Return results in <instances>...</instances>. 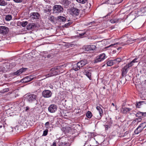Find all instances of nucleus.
<instances>
[{
	"label": "nucleus",
	"instance_id": "f257e3e1",
	"mask_svg": "<svg viewBox=\"0 0 146 146\" xmlns=\"http://www.w3.org/2000/svg\"><path fill=\"white\" fill-rule=\"evenodd\" d=\"M63 9L60 5H56L53 7V13L57 14L63 12Z\"/></svg>",
	"mask_w": 146,
	"mask_h": 146
},
{
	"label": "nucleus",
	"instance_id": "f03ea898",
	"mask_svg": "<svg viewBox=\"0 0 146 146\" xmlns=\"http://www.w3.org/2000/svg\"><path fill=\"white\" fill-rule=\"evenodd\" d=\"M146 127V122H145L141 123L134 131L136 134H138L140 133Z\"/></svg>",
	"mask_w": 146,
	"mask_h": 146
},
{
	"label": "nucleus",
	"instance_id": "7ed1b4c3",
	"mask_svg": "<svg viewBox=\"0 0 146 146\" xmlns=\"http://www.w3.org/2000/svg\"><path fill=\"white\" fill-rule=\"evenodd\" d=\"M107 57L104 53H102L100 54L97 56L95 60V62L97 63L102 61L104 60Z\"/></svg>",
	"mask_w": 146,
	"mask_h": 146
},
{
	"label": "nucleus",
	"instance_id": "20e7f679",
	"mask_svg": "<svg viewBox=\"0 0 146 146\" xmlns=\"http://www.w3.org/2000/svg\"><path fill=\"white\" fill-rule=\"evenodd\" d=\"M52 95L51 92L49 90H44L42 92V96L44 98H49Z\"/></svg>",
	"mask_w": 146,
	"mask_h": 146
},
{
	"label": "nucleus",
	"instance_id": "39448f33",
	"mask_svg": "<svg viewBox=\"0 0 146 146\" xmlns=\"http://www.w3.org/2000/svg\"><path fill=\"white\" fill-rule=\"evenodd\" d=\"M36 95L34 94L28 95L27 96V99L30 103H32L36 100Z\"/></svg>",
	"mask_w": 146,
	"mask_h": 146
},
{
	"label": "nucleus",
	"instance_id": "423d86ee",
	"mask_svg": "<svg viewBox=\"0 0 146 146\" xmlns=\"http://www.w3.org/2000/svg\"><path fill=\"white\" fill-rule=\"evenodd\" d=\"M9 31V28L4 26H0V33L2 34H6L8 33Z\"/></svg>",
	"mask_w": 146,
	"mask_h": 146
},
{
	"label": "nucleus",
	"instance_id": "0eeeda50",
	"mask_svg": "<svg viewBox=\"0 0 146 146\" xmlns=\"http://www.w3.org/2000/svg\"><path fill=\"white\" fill-rule=\"evenodd\" d=\"M57 106L54 104H51L48 107V110L51 113L55 112L57 110Z\"/></svg>",
	"mask_w": 146,
	"mask_h": 146
},
{
	"label": "nucleus",
	"instance_id": "6e6552de",
	"mask_svg": "<svg viewBox=\"0 0 146 146\" xmlns=\"http://www.w3.org/2000/svg\"><path fill=\"white\" fill-rule=\"evenodd\" d=\"M33 78V77L32 76H27L21 79V82L23 83H27L31 81Z\"/></svg>",
	"mask_w": 146,
	"mask_h": 146
},
{
	"label": "nucleus",
	"instance_id": "1a4fd4ad",
	"mask_svg": "<svg viewBox=\"0 0 146 146\" xmlns=\"http://www.w3.org/2000/svg\"><path fill=\"white\" fill-rule=\"evenodd\" d=\"M87 61L86 60L84 59L78 62V67L80 68L85 66L87 63Z\"/></svg>",
	"mask_w": 146,
	"mask_h": 146
},
{
	"label": "nucleus",
	"instance_id": "9d476101",
	"mask_svg": "<svg viewBox=\"0 0 146 146\" xmlns=\"http://www.w3.org/2000/svg\"><path fill=\"white\" fill-rule=\"evenodd\" d=\"M80 10L77 8H73L71 10V13L73 15L77 16L79 15Z\"/></svg>",
	"mask_w": 146,
	"mask_h": 146
},
{
	"label": "nucleus",
	"instance_id": "9b49d317",
	"mask_svg": "<svg viewBox=\"0 0 146 146\" xmlns=\"http://www.w3.org/2000/svg\"><path fill=\"white\" fill-rule=\"evenodd\" d=\"M96 108L97 110L98 111L100 114V116H98L96 118L98 119H101L103 114L102 110L100 106H98L96 107Z\"/></svg>",
	"mask_w": 146,
	"mask_h": 146
},
{
	"label": "nucleus",
	"instance_id": "f8f14e48",
	"mask_svg": "<svg viewBox=\"0 0 146 146\" xmlns=\"http://www.w3.org/2000/svg\"><path fill=\"white\" fill-rule=\"evenodd\" d=\"M36 26V25L34 23H31L27 25V28L29 30H33L35 28Z\"/></svg>",
	"mask_w": 146,
	"mask_h": 146
},
{
	"label": "nucleus",
	"instance_id": "ddd939ff",
	"mask_svg": "<svg viewBox=\"0 0 146 146\" xmlns=\"http://www.w3.org/2000/svg\"><path fill=\"white\" fill-rule=\"evenodd\" d=\"M27 69V68H22L20 69L17 72H15L14 73V75H19L23 72L25 71Z\"/></svg>",
	"mask_w": 146,
	"mask_h": 146
},
{
	"label": "nucleus",
	"instance_id": "4468645a",
	"mask_svg": "<svg viewBox=\"0 0 146 146\" xmlns=\"http://www.w3.org/2000/svg\"><path fill=\"white\" fill-rule=\"evenodd\" d=\"M57 69L55 68H52L51 69V71L52 72L50 73V74H48V77L52 76H55L57 74V72L56 71H55V70H56Z\"/></svg>",
	"mask_w": 146,
	"mask_h": 146
},
{
	"label": "nucleus",
	"instance_id": "2eb2a0df",
	"mask_svg": "<svg viewBox=\"0 0 146 146\" xmlns=\"http://www.w3.org/2000/svg\"><path fill=\"white\" fill-rule=\"evenodd\" d=\"M84 74L86 75L90 80H92V72L90 70H86L84 72Z\"/></svg>",
	"mask_w": 146,
	"mask_h": 146
},
{
	"label": "nucleus",
	"instance_id": "dca6fc26",
	"mask_svg": "<svg viewBox=\"0 0 146 146\" xmlns=\"http://www.w3.org/2000/svg\"><path fill=\"white\" fill-rule=\"evenodd\" d=\"M131 109L127 108H122L120 110L121 112L123 113H126L131 111Z\"/></svg>",
	"mask_w": 146,
	"mask_h": 146
},
{
	"label": "nucleus",
	"instance_id": "f3484780",
	"mask_svg": "<svg viewBox=\"0 0 146 146\" xmlns=\"http://www.w3.org/2000/svg\"><path fill=\"white\" fill-rule=\"evenodd\" d=\"M39 16V15L38 13L34 12L32 13L31 17L33 19H38Z\"/></svg>",
	"mask_w": 146,
	"mask_h": 146
},
{
	"label": "nucleus",
	"instance_id": "a211bd4d",
	"mask_svg": "<svg viewBox=\"0 0 146 146\" xmlns=\"http://www.w3.org/2000/svg\"><path fill=\"white\" fill-rule=\"evenodd\" d=\"M57 18L58 20L60 22H64L66 20V18L65 17L62 16H58Z\"/></svg>",
	"mask_w": 146,
	"mask_h": 146
},
{
	"label": "nucleus",
	"instance_id": "6ab92c4d",
	"mask_svg": "<svg viewBox=\"0 0 146 146\" xmlns=\"http://www.w3.org/2000/svg\"><path fill=\"white\" fill-rule=\"evenodd\" d=\"M71 128L69 127H64L62 128V130L65 132H69L71 130Z\"/></svg>",
	"mask_w": 146,
	"mask_h": 146
},
{
	"label": "nucleus",
	"instance_id": "aec40b11",
	"mask_svg": "<svg viewBox=\"0 0 146 146\" xmlns=\"http://www.w3.org/2000/svg\"><path fill=\"white\" fill-rule=\"evenodd\" d=\"M107 3L111 5H113L117 3V2H116V0H108L107 1Z\"/></svg>",
	"mask_w": 146,
	"mask_h": 146
},
{
	"label": "nucleus",
	"instance_id": "412c9836",
	"mask_svg": "<svg viewBox=\"0 0 146 146\" xmlns=\"http://www.w3.org/2000/svg\"><path fill=\"white\" fill-rule=\"evenodd\" d=\"M121 61V59L120 58H117L116 59L113 60L114 64H118Z\"/></svg>",
	"mask_w": 146,
	"mask_h": 146
},
{
	"label": "nucleus",
	"instance_id": "4be33fe9",
	"mask_svg": "<svg viewBox=\"0 0 146 146\" xmlns=\"http://www.w3.org/2000/svg\"><path fill=\"white\" fill-rule=\"evenodd\" d=\"M128 68L125 66L122 69V74L125 75L127 74L128 70H127Z\"/></svg>",
	"mask_w": 146,
	"mask_h": 146
},
{
	"label": "nucleus",
	"instance_id": "5701e85b",
	"mask_svg": "<svg viewBox=\"0 0 146 146\" xmlns=\"http://www.w3.org/2000/svg\"><path fill=\"white\" fill-rule=\"evenodd\" d=\"M62 3L65 7H66L70 4V2L67 0H64L62 1Z\"/></svg>",
	"mask_w": 146,
	"mask_h": 146
},
{
	"label": "nucleus",
	"instance_id": "b1692460",
	"mask_svg": "<svg viewBox=\"0 0 146 146\" xmlns=\"http://www.w3.org/2000/svg\"><path fill=\"white\" fill-rule=\"evenodd\" d=\"M80 69V68L78 67V63H77L76 65H74L73 66V69L76 71Z\"/></svg>",
	"mask_w": 146,
	"mask_h": 146
},
{
	"label": "nucleus",
	"instance_id": "393cba45",
	"mask_svg": "<svg viewBox=\"0 0 146 146\" xmlns=\"http://www.w3.org/2000/svg\"><path fill=\"white\" fill-rule=\"evenodd\" d=\"M7 4V3L4 0H0V5L4 6Z\"/></svg>",
	"mask_w": 146,
	"mask_h": 146
},
{
	"label": "nucleus",
	"instance_id": "a878e982",
	"mask_svg": "<svg viewBox=\"0 0 146 146\" xmlns=\"http://www.w3.org/2000/svg\"><path fill=\"white\" fill-rule=\"evenodd\" d=\"M146 113H142L141 112H139L137 113L136 115V116L138 117H141L143 116V114H146Z\"/></svg>",
	"mask_w": 146,
	"mask_h": 146
},
{
	"label": "nucleus",
	"instance_id": "bb28decb",
	"mask_svg": "<svg viewBox=\"0 0 146 146\" xmlns=\"http://www.w3.org/2000/svg\"><path fill=\"white\" fill-rule=\"evenodd\" d=\"M108 66H111L114 64L113 60L108 61L107 63Z\"/></svg>",
	"mask_w": 146,
	"mask_h": 146
},
{
	"label": "nucleus",
	"instance_id": "cd10ccee",
	"mask_svg": "<svg viewBox=\"0 0 146 146\" xmlns=\"http://www.w3.org/2000/svg\"><path fill=\"white\" fill-rule=\"evenodd\" d=\"M12 19V16L11 15H8L6 16L5 19L7 21H10Z\"/></svg>",
	"mask_w": 146,
	"mask_h": 146
},
{
	"label": "nucleus",
	"instance_id": "c85d7f7f",
	"mask_svg": "<svg viewBox=\"0 0 146 146\" xmlns=\"http://www.w3.org/2000/svg\"><path fill=\"white\" fill-rule=\"evenodd\" d=\"M86 115L88 118H91L92 116V114L90 111H88L86 113Z\"/></svg>",
	"mask_w": 146,
	"mask_h": 146
},
{
	"label": "nucleus",
	"instance_id": "c756f323",
	"mask_svg": "<svg viewBox=\"0 0 146 146\" xmlns=\"http://www.w3.org/2000/svg\"><path fill=\"white\" fill-rule=\"evenodd\" d=\"M144 101H140L136 103V106L138 108H140V106L141 104L143 103Z\"/></svg>",
	"mask_w": 146,
	"mask_h": 146
},
{
	"label": "nucleus",
	"instance_id": "7c9ffc66",
	"mask_svg": "<svg viewBox=\"0 0 146 146\" xmlns=\"http://www.w3.org/2000/svg\"><path fill=\"white\" fill-rule=\"evenodd\" d=\"M90 45H87L84 47V48L85 50L86 51H90Z\"/></svg>",
	"mask_w": 146,
	"mask_h": 146
},
{
	"label": "nucleus",
	"instance_id": "2f4dec72",
	"mask_svg": "<svg viewBox=\"0 0 146 146\" xmlns=\"http://www.w3.org/2000/svg\"><path fill=\"white\" fill-rule=\"evenodd\" d=\"M49 20L52 21L53 23H54V16H51L49 17L48 18Z\"/></svg>",
	"mask_w": 146,
	"mask_h": 146
},
{
	"label": "nucleus",
	"instance_id": "473e14b6",
	"mask_svg": "<svg viewBox=\"0 0 146 146\" xmlns=\"http://www.w3.org/2000/svg\"><path fill=\"white\" fill-rule=\"evenodd\" d=\"M27 21L23 22L21 23V25L23 27H25L27 24Z\"/></svg>",
	"mask_w": 146,
	"mask_h": 146
},
{
	"label": "nucleus",
	"instance_id": "72a5a7b5",
	"mask_svg": "<svg viewBox=\"0 0 146 146\" xmlns=\"http://www.w3.org/2000/svg\"><path fill=\"white\" fill-rule=\"evenodd\" d=\"M141 120V118H138L137 119H136L135 120L133 121L132 122V123H134L135 122H137V123L139 122H140Z\"/></svg>",
	"mask_w": 146,
	"mask_h": 146
},
{
	"label": "nucleus",
	"instance_id": "f704fd0d",
	"mask_svg": "<svg viewBox=\"0 0 146 146\" xmlns=\"http://www.w3.org/2000/svg\"><path fill=\"white\" fill-rule=\"evenodd\" d=\"M76 1L82 4L85 3L87 1V0H76Z\"/></svg>",
	"mask_w": 146,
	"mask_h": 146
},
{
	"label": "nucleus",
	"instance_id": "c9c22d12",
	"mask_svg": "<svg viewBox=\"0 0 146 146\" xmlns=\"http://www.w3.org/2000/svg\"><path fill=\"white\" fill-rule=\"evenodd\" d=\"M90 51L92 50H94L95 49L96 47L94 45H90Z\"/></svg>",
	"mask_w": 146,
	"mask_h": 146
},
{
	"label": "nucleus",
	"instance_id": "e433bc0d",
	"mask_svg": "<svg viewBox=\"0 0 146 146\" xmlns=\"http://www.w3.org/2000/svg\"><path fill=\"white\" fill-rule=\"evenodd\" d=\"M48 129H46L43 131L42 136H45L46 135L48 134Z\"/></svg>",
	"mask_w": 146,
	"mask_h": 146
},
{
	"label": "nucleus",
	"instance_id": "4c0bfd02",
	"mask_svg": "<svg viewBox=\"0 0 146 146\" xmlns=\"http://www.w3.org/2000/svg\"><path fill=\"white\" fill-rule=\"evenodd\" d=\"M133 64L131 62L130 63H129L128 64H127L125 66L128 68L129 67H131Z\"/></svg>",
	"mask_w": 146,
	"mask_h": 146
},
{
	"label": "nucleus",
	"instance_id": "58836bf2",
	"mask_svg": "<svg viewBox=\"0 0 146 146\" xmlns=\"http://www.w3.org/2000/svg\"><path fill=\"white\" fill-rule=\"evenodd\" d=\"M9 90V89L8 88H6L5 89H4L3 90V92H8Z\"/></svg>",
	"mask_w": 146,
	"mask_h": 146
},
{
	"label": "nucleus",
	"instance_id": "ea45409f",
	"mask_svg": "<svg viewBox=\"0 0 146 146\" xmlns=\"http://www.w3.org/2000/svg\"><path fill=\"white\" fill-rule=\"evenodd\" d=\"M137 58H135L131 62L133 64V63L135 62H137L138 61H137Z\"/></svg>",
	"mask_w": 146,
	"mask_h": 146
},
{
	"label": "nucleus",
	"instance_id": "a19ab883",
	"mask_svg": "<svg viewBox=\"0 0 146 146\" xmlns=\"http://www.w3.org/2000/svg\"><path fill=\"white\" fill-rule=\"evenodd\" d=\"M16 3H21L22 2V0H13Z\"/></svg>",
	"mask_w": 146,
	"mask_h": 146
},
{
	"label": "nucleus",
	"instance_id": "79ce46f5",
	"mask_svg": "<svg viewBox=\"0 0 146 146\" xmlns=\"http://www.w3.org/2000/svg\"><path fill=\"white\" fill-rule=\"evenodd\" d=\"M49 122H47L45 123V125L46 127H48V126H49Z\"/></svg>",
	"mask_w": 146,
	"mask_h": 146
},
{
	"label": "nucleus",
	"instance_id": "37998d69",
	"mask_svg": "<svg viewBox=\"0 0 146 146\" xmlns=\"http://www.w3.org/2000/svg\"><path fill=\"white\" fill-rule=\"evenodd\" d=\"M71 23H68L65 25V27H67L69 26Z\"/></svg>",
	"mask_w": 146,
	"mask_h": 146
},
{
	"label": "nucleus",
	"instance_id": "c03bdc74",
	"mask_svg": "<svg viewBox=\"0 0 146 146\" xmlns=\"http://www.w3.org/2000/svg\"><path fill=\"white\" fill-rule=\"evenodd\" d=\"M9 66H12L13 67H14L15 66V64L14 63H12L11 64H10Z\"/></svg>",
	"mask_w": 146,
	"mask_h": 146
},
{
	"label": "nucleus",
	"instance_id": "a18cd8bd",
	"mask_svg": "<svg viewBox=\"0 0 146 146\" xmlns=\"http://www.w3.org/2000/svg\"><path fill=\"white\" fill-rule=\"evenodd\" d=\"M110 22L112 23H115L116 21L115 20L111 19L110 21Z\"/></svg>",
	"mask_w": 146,
	"mask_h": 146
},
{
	"label": "nucleus",
	"instance_id": "49530a36",
	"mask_svg": "<svg viewBox=\"0 0 146 146\" xmlns=\"http://www.w3.org/2000/svg\"><path fill=\"white\" fill-rule=\"evenodd\" d=\"M62 145L63 146H64H64H67V145H66L67 144V143H65L64 142V143H62Z\"/></svg>",
	"mask_w": 146,
	"mask_h": 146
},
{
	"label": "nucleus",
	"instance_id": "de8ad7c7",
	"mask_svg": "<svg viewBox=\"0 0 146 146\" xmlns=\"http://www.w3.org/2000/svg\"><path fill=\"white\" fill-rule=\"evenodd\" d=\"M56 146V143L55 142H54L53 143L52 145L51 146Z\"/></svg>",
	"mask_w": 146,
	"mask_h": 146
},
{
	"label": "nucleus",
	"instance_id": "09e8293b",
	"mask_svg": "<svg viewBox=\"0 0 146 146\" xmlns=\"http://www.w3.org/2000/svg\"><path fill=\"white\" fill-rule=\"evenodd\" d=\"M95 23V22L94 21H93V22H90L88 24V25H90V24H93L94 23Z\"/></svg>",
	"mask_w": 146,
	"mask_h": 146
},
{
	"label": "nucleus",
	"instance_id": "8fccbe9b",
	"mask_svg": "<svg viewBox=\"0 0 146 146\" xmlns=\"http://www.w3.org/2000/svg\"><path fill=\"white\" fill-rule=\"evenodd\" d=\"M85 33H86L79 34V35L80 36H83Z\"/></svg>",
	"mask_w": 146,
	"mask_h": 146
},
{
	"label": "nucleus",
	"instance_id": "3c124183",
	"mask_svg": "<svg viewBox=\"0 0 146 146\" xmlns=\"http://www.w3.org/2000/svg\"><path fill=\"white\" fill-rule=\"evenodd\" d=\"M133 40H133V39H132L129 38V39L127 41H130V42H131V41H133Z\"/></svg>",
	"mask_w": 146,
	"mask_h": 146
},
{
	"label": "nucleus",
	"instance_id": "603ef678",
	"mask_svg": "<svg viewBox=\"0 0 146 146\" xmlns=\"http://www.w3.org/2000/svg\"><path fill=\"white\" fill-rule=\"evenodd\" d=\"M105 126L106 129H107L108 128V126L107 125H106Z\"/></svg>",
	"mask_w": 146,
	"mask_h": 146
},
{
	"label": "nucleus",
	"instance_id": "864d4df0",
	"mask_svg": "<svg viewBox=\"0 0 146 146\" xmlns=\"http://www.w3.org/2000/svg\"><path fill=\"white\" fill-rule=\"evenodd\" d=\"M121 48V47H119V48H117V50H119Z\"/></svg>",
	"mask_w": 146,
	"mask_h": 146
},
{
	"label": "nucleus",
	"instance_id": "5fc2aeb1",
	"mask_svg": "<svg viewBox=\"0 0 146 146\" xmlns=\"http://www.w3.org/2000/svg\"><path fill=\"white\" fill-rule=\"evenodd\" d=\"M146 115V114H143V117H145V116Z\"/></svg>",
	"mask_w": 146,
	"mask_h": 146
},
{
	"label": "nucleus",
	"instance_id": "6e6d98bb",
	"mask_svg": "<svg viewBox=\"0 0 146 146\" xmlns=\"http://www.w3.org/2000/svg\"><path fill=\"white\" fill-rule=\"evenodd\" d=\"M115 44H111V45H110V46H113L114 45H115Z\"/></svg>",
	"mask_w": 146,
	"mask_h": 146
},
{
	"label": "nucleus",
	"instance_id": "4d7b16f0",
	"mask_svg": "<svg viewBox=\"0 0 146 146\" xmlns=\"http://www.w3.org/2000/svg\"><path fill=\"white\" fill-rule=\"evenodd\" d=\"M112 105L113 106H114V103H112Z\"/></svg>",
	"mask_w": 146,
	"mask_h": 146
},
{
	"label": "nucleus",
	"instance_id": "13d9d810",
	"mask_svg": "<svg viewBox=\"0 0 146 146\" xmlns=\"http://www.w3.org/2000/svg\"><path fill=\"white\" fill-rule=\"evenodd\" d=\"M28 108L27 107L26 110H28Z\"/></svg>",
	"mask_w": 146,
	"mask_h": 146
},
{
	"label": "nucleus",
	"instance_id": "bf43d9fd",
	"mask_svg": "<svg viewBox=\"0 0 146 146\" xmlns=\"http://www.w3.org/2000/svg\"><path fill=\"white\" fill-rule=\"evenodd\" d=\"M73 45V44H71V45H70V46H72V45Z\"/></svg>",
	"mask_w": 146,
	"mask_h": 146
},
{
	"label": "nucleus",
	"instance_id": "052dcab7",
	"mask_svg": "<svg viewBox=\"0 0 146 146\" xmlns=\"http://www.w3.org/2000/svg\"><path fill=\"white\" fill-rule=\"evenodd\" d=\"M2 127V126H0V128H1V127Z\"/></svg>",
	"mask_w": 146,
	"mask_h": 146
},
{
	"label": "nucleus",
	"instance_id": "680f3d73",
	"mask_svg": "<svg viewBox=\"0 0 146 146\" xmlns=\"http://www.w3.org/2000/svg\"><path fill=\"white\" fill-rule=\"evenodd\" d=\"M118 44V43H116V44Z\"/></svg>",
	"mask_w": 146,
	"mask_h": 146
},
{
	"label": "nucleus",
	"instance_id": "e2e57ef3",
	"mask_svg": "<svg viewBox=\"0 0 146 146\" xmlns=\"http://www.w3.org/2000/svg\"><path fill=\"white\" fill-rule=\"evenodd\" d=\"M126 132H126L125 133V134H126Z\"/></svg>",
	"mask_w": 146,
	"mask_h": 146
},
{
	"label": "nucleus",
	"instance_id": "0e129e2a",
	"mask_svg": "<svg viewBox=\"0 0 146 146\" xmlns=\"http://www.w3.org/2000/svg\"><path fill=\"white\" fill-rule=\"evenodd\" d=\"M8 1H10V0H7Z\"/></svg>",
	"mask_w": 146,
	"mask_h": 146
}]
</instances>
